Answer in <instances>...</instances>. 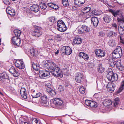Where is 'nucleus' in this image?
<instances>
[{
  "label": "nucleus",
  "mask_w": 124,
  "mask_h": 124,
  "mask_svg": "<svg viewBox=\"0 0 124 124\" xmlns=\"http://www.w3.org/2000/svg\"><path fill=\"white\" fill-rule=\"evenodd\" d=\"M122 55L121 48L119 46H118L112 54V56L114 58H118L121 57Z\"/></svg>",
  "instance_id": "nucleus-1"
},
{
  "label": "nucleus",
  "mask_w": 124,
  "mask_h": 124,
  "mask_svg": "<svg viewBox=\"0 0 124 124\" xmlns=\"http://www.w3.org/2000/svg\"><path fill=\"white\" fill-rule=\"evenodd\" d=\"M57 26V30L61 32H64L67 30V27L64 23L61 20L58 21Z\"/></svg>",
  "instance_id": "nucleus-2"
},
{
  "label": "nucleus",
  "mask_w": 124,
  "mask_h": 124,
  "mask_svg": "<svg viewBox=\"0 0 124 124\" xmlns=\"http://www.w3.org/2000/svg\"><path fill=\"white\" fill-rule=\"evenodd\" d=\"M53 103L58 108H62L63 105V102L61 99L56 98L53 100Z\"/></svg>",
  "instance_id": "nucleus-3"
},
{
  "label": "nucleus",
  "mask_w": 124,
  "mask_h": 124,
  "mask_svg": "<svg viewBox=\"0 0 124 124\" xmlns=\"http://www.w3.org/2000/svg\"><path fill=\"white\" fill-rule=\"evenodd\" d=\"M107 77L108 79L112 82L116 81L117 79L118 76L117 74H113L112 71H110L107 74Z\"/></svg>",
  "instance_id": "nucleus-4"
},
{
  "label": "nucleus",
  "mask_w": 124,
  "mask_h": 124,
  "mask_svg": "<svg viewBox=\"0 0 124 124\" xmlns=\"http://www.w3.org/2000/svg\"><path fill=\"white\" fill-rule=\"evenodd\" d=\"M31 33L32 35L36 38L40 37L42 34L41 28L38 27H37L36 29L34 31H32Z\"/></svg>",
  "instance_id": "nucleus-5"
},
{
  "label": "nucleus",
  "mask_w": 124,
  "mask_h": 124,
  "mask_svg": "<svg viewBox=\"0 0 124 124\" xmlns=\"http://www.w3.org/2000/svg\"><path fill=\"white\" fill-rule=\"evenodd\" d=\"M48 98L45 94L42 95L40 97L39 101L38 104L40 106H43L47 102Z\"/></svg>",
  "instance_id": "nucleus-6"
},
{
  "label": "nucleus",
  "mask_w": 124,
  "mask_h": 124,
  "mask_svg": "<svg viewBox=\"0 0 124 124\" xmlns=\"http://www.w3.org/2000/svg\"><path fill=\"white\" fill-rule=\"evenodd\" d=\"M62 53H64L66 55H69L72 53V50L70 47L68 46H63L61 49Z\"/></svg>",
  "instance_id": "nucleus-7"
},
{
  "label": "nucleus",
  "mask_w": 124,
  "mask_h": 124,
  "mask_svg": "<svg viewBox=\"0 0 124 124\" xmlns=\"http://www.w3.org/2000/svg\"><path fill=\"white\" fill-rule=\"evenodd\" d=\"M116 86L113 83H108L107 85L106 88L108 91L110 93L113 92L115 90Z\"/></svg>",
  "instance_id": "nucleus-8"
},
{
  "label": "nucleus",
  "mask_w": 124,
  "mask_h": 124,
  "mask_svg": "<svg viewBox=\"0 0 124 124\" xmlns=\"http://www.w3.org/2000/svg\"><path fill=\"white\" fill-rule=\"evenodd\" d=\"M39 74L40 78H43L49 75L50 73L48 71L44 69L43 70H39Z\"/></svg>",
  "instance_id": "nucleus-9"
},
{
  "label": "nucleus",
  "mask_w": 124,
  "mask_h": 124,
  "mask_svg": "<svg viewBox=\"0 0 124 124\" xmlns=\"http://www.w3.org/2000/svg\"><path fill=\"white\" fill-rule=\"evenodd\" d=\"M84 78V76L82 74L77 73L76 74L75 80L77 82L81 83L83 81Z\"/></svg>",
  "instance_id": "nucleus-10"
},
{
  "label": "nucleus",
  "mask_w": 124,
  "mask_h": 124,
  "mask_svg": "<svg viewBox=\"0 0 124 124\" xmlns=\"http://www.w3.org/2000/svg\"><path fill=\"white\" fill-rule=\"evenodd\" d=\"M15 66L20 69H23L25 67V65L23 62L20 60H17L15 63Z\"/></svg>",
  "instance_id": "nucleus-11"
},
{
  "label": "nucleus",
  "mask_w": 124,
  "mask_h": 124,
  "mask_svg": "<svg viewBox=\"0 0 124 124\" xmlns=\"http://www.w3.org/2000/svg\"><path fill=\"white\" fill-rule=\"evenodd\" d=\"M12 41L13 44L19 46L21 43L20 39L17 37H14L12 39Z\"/></svg>",
  "instance_id": "nucleus-12"
},
{
  "label": "nucleus",
  "mask_w": 124,
  "mask_h": 124,
  "mask_svg": "<svg viewBox=\"0 0 124 124\" xmlns=\"http://www.w3.org/2000/svg\"><path fill=\"white\" fill-rule=\"evenodd\" d=\"M96 54L99 57H104L105 54V52L103 51L100 49H98L95 51Z\"/></svg>",
  "instance_id": "nucleus-13"
},
{
  "label": "nucleus",
  "mask_w": 124,
  "mask_h": 124,
  "mask_svg": "<svg viewBox=\"0 0 124 124\" xmlns=\"http://www.w3.org/2000/svg\"><path fill=\"white\" fill-rule=\"evenodd\" d=\"M48 68L50 70H53L54 68H57L58 66L54 62L50 61L48 62Z\"/></svg>",
  "instance_id": "nucleus-14"
},
{
  "label": "nucleus",
  "mask_w": 124,
  "mask_h": 124,
  "mask_svg": "<svg viewBox=\"0 0 124 124\" xmlns=\"http://www.w3.org/2000/svg\"><path fill=\"white\" fill-rule=\"evenodd\" d=\"M118 23L119 24L120 28H124V17L121 15L120 18L117 19Z\"/></svg>",
  "instance_id": "nucleus-15"
},
{
  "label": "nucleus",
  "mask_w": 124,
  "mask_h": 124,
  "mask_svg": "<svg viewBox=\"0 0 124 124\" xmlns=\"http://www.w3.org/2000/svg\"><path fill=\"white\" fill-rule=\"evenodd\" d=\"M6 11L7 14H9L12 16H13L15 15L14 10L9 6L7 7Z\"/></svg>",
  "instance_id": "nucleus-16"
},
{
  "label": "nucleus",
  "mask_w": 124,
  "mask_h": 124,
  "mask_svg": "<svg viewBox=\"0 0 124 124\" xmlns=\"http://www.w3.org/2000/svg\"><path fill=\"white\" fill-rule=\"evenodd\" d=\"M9 71L15 77H17L19 75V73L16 71L15 68L14 66L11 67L9 69Z\"/></svg>",
  "instance_id": "nucleus-17"
},
{
  "label": "nucleus",
  "mask_w": 124,
  "mask_h": 124,
  "mask_svg": "<svg viewBox=\"0 0 124 124\" xmlns=\"http://www.w3.org/2000/svg\"><path fill=\"white\" fill-rule=\"evenodd\" d=\"M91 23L95 27L97 26L99 21L98 18L96 17H92L91 18Z\"/></svg>",
  "instance_id": "nucleus-18"
},
{
  "label": "nucleus",
  "mask_w": 124,
  "mask_h": 124,
  "mask_svg": "<svg viewBox=\"0 0 124 124\" xmlns=\"http://www.w3.org/2000/svg\"><path fill=\"white\" fill-rule=\"evenodd\" d=\"M8 75L5 72H3L0 74V81L2 83L4 81L5 79H8Z\"/></svg>",
  "instance_id": "nucleus-19"
},
{
  "label": "nucleus",
  "mask_w": 124,
  "mask_h": 124,
  "mask_svg": "<svg viewBox=\"0 0 124 124\" xmlns=\"http://www.w3.org/2000/svg\"><path fill=\"white\" fill-rule=\"evenodd\" d=\"M20 93L22 96L25 99L27 98V94L26 93V89L24 88H21Z\"/></svg>",
  "instance_id": "nucleus-20"
},
{
  "label": "nucleus",
  "mask_w": 124,
  "mask_h": 124,
  "mask_svg": "<svg viewBox=\"0 0 124 124\" xmlns=\"http://www.w3.org/2000/svg\"><path fill=\"white\" fill-rule=\"evenodd\" d=\"M109 12L111 13L115 17H116L118 16L120 13L119 10H113L111 9H110L109 10Z\"/></svg>",
  "instance_id": "nucleus-21"
},
{
  "label": "nucleus",
  "mask_w": 124,
  "mask_h": 124,
  "mask_svg": "<svg viewBox=\"0 0 124 124\" xmlns=\"http://www.w3.org/2000/svg\"><path fill=\"white\" fill-rule=\"evenodd\" d=\"M79 56L80 58H82L86 61L89 58L88 55L83 52L80 53L79 54Z\"/></svg>",
  "instance_id": "nucleus-22"
},
{
  "label": "nucleus",
  "mask_w": 124,
  "mask_h": 124,
  "mask_svg": "<svg viewBox=\"0 0 124 124\" xmlns=\"http://www.w3.org/2000/svg\"><path fill=\"white\" fill-rule=\"evenodd\" d=\"M30 8L32 11L37 12L39 11V7L37 5L33 4L30 7Z\"/></svg>",
  "instance_id": "nucleus-23"
},
{
  "label": "nucleus",
  "mask_w": 124,
  "mask_h": 124,
  "mask_svg": "<svg viewBox=\"0 0 124 124\" xmlns=\"http://www.w3.org/2000/svg\"><path fill=\"white\" fill-rule=\"evenodd\" d=\"M85 2V0H74V2L75 5L79 7L84 4Z\"/></svg>",
  "instance_id": "nucleus-24"
},
{
  "label": "nucleus",
  "mask_w": 124,
  "mask_h": 124,
  "mask_svg": "<svg viewBox=\"0 0 124 124\" xmlns=\"http://www.w3.org/2000/svg\"><path fill=\"white\" fill-rule=\"evenodd\" d=\"M47 91L49 93V95L51 96H54L56 95L55 91L51 88H48Z\"/></svg>",
  "instance_id": "nucleus-25"
},
{
  "label": "nucleus",
  "mask_w": 124,
  "mask_h": 124,
  "mask_svg": "<svg viewBox=\"0 0 124 124\" xmlns=\"http://www.w3.org/2000/svg\"><path fill=\"white\" fill-rule=\"evenodd\" d=\"M60 70V68L59 67L57 68H54L53 70H51L50 71V72L54 75L56 76L57 74L58 73L59 71Z\"/></svg>",
  "instance_id": "nucleus-26"
},
{
  "label": "nucleus",
  "mask_w": 124,
  "mask_h": 124,
  "mask_svg": "<svg viewBox=\"0 0 124 124\" xmlns=\"http://www.w3.org/2000/svg\"><path fill=\"white\" fill-rule=\"evenodd\" d=\"M30 52L31 55L33 56H36L38 53L37 50L34 48L31 49Z\"/></svg>",
  "instance_id": "nucleus-27"
},
{
  "label": "nucleus",
  "mask_w": 124,
  "mask_h": 124,
  "mask_svg": "<svg viewBox=\"0 0 124 124\" xmlns=\"http://www.w3.org/2000/svg\"><path fill=\"white\" fill-rule=\"evenodd\" d=\"M82 41V39L80 38H75L73 39V44L74 45L76 44H80L81 43Z\"/></svg>",
  "instance_id": "nucleus-28"
},
{
  "label": "nucleus",
  "mask_w": 124,
  "mask_h": 124,
  "mask_svg": "<svg viewBox=\"0 0 124 124\" xmlns=\"http://www.w3.org/2000/svg\"><path fill=\"white\" fill-rule=\"evenodd\" d=\"M98 71L100 73L103 72L104 70V68L103 67L101 64H99L97 68Z\"/></svg>",
  "instance_id": "nucleus-29"
},
{
  "label": "nucleus",
  "mask_w": 124,
  "mask_h": 124,
  "mask_svg": "<svg viewBox=\"0 0 124 124\" xmlns=\"http://www.w3.org/2000/svg\"><path fill=\"white\" fill-rule=\"evenodd\" d=\"M103 19L106 23H109L111 21V19L110 16L108 15L104 16Z\"/></svg>",
  "instance_id": "nucleus-30"
},
{
  "label": "nucleus",
  "mask_w": 124,
  "mask_h": 124,
  "mask_svg": "<svg viewBox=\"0 0 124 124\" xmlns=\"http://www.w3.org/2000/svg\"><path fill=\"white\" fill-rule=\"evenodd\" d=\"M91 9V8L90 7H87L83 8L82 10V11L83 13L85 14L89 12Z\"/></svg>",
  "instance_id": "nucleus-31"
},
{
  "label": "nucleus",
  "mask_w": 124,
  "mask_h": 124,
  "mask_svg": "<svg viewBox=\"0 0 124 124\" xmlns=\"http://www.w3.org/2000/svg\"><path fill=\"white\" fill-rule=\"evenodd\" d=\"M97 15V13L95 12L94 11H93L92 12H90L86 16L87 18H89L90 17H91L94 15Z\"/></svg>",
  "instance_id": "nucleus-32"
},
{
  "label": "nucleus",
  "mask_w": 124,
  "mask_h": 124,
  "mask_svg": "<svg viewBox=\"0 0 124 124\" xmlns=\"http://www.w3.org/2000/svg\"><path fill=\"white\" fill-rule=\"evenodd\" d=\"M124 81L123 80L121 83V85L117 91L118 93H119L122 91L124 88Z\"/></svg>",
  "instance_id": "nucleus-33"
},
{
  "label": "nucleus",
  "mask_w": 124,
  "mask_h": 124,
  "mask_svg": "<svg viewBox=\"0 0 124 124\" xmlns=\"http://www.w3.org/2000/svg\"><path fill=\"white\" fill-rule=\"evenodd\" d=\"M85 33L89 32L90 31V28L88 27L85 25L82 26Z\"/></svg>",
  "instance_id": "nucleus-34"
},
{
  "label": "nucleus",
  "mask_w": 124,
  "mask_h": 124,
  "mask_svg": "<svg viewBox=\"0 0 124 124\" xmlns=\"http://www.w3.org/2000/svg\"><path fill=\"white\" fill-rule=\"evenodd\" d=\"M14 33L16 37L19 36L21 33V31L18 30H15L14 31Z\"/></svg>",
  "instance_id": "nucleus-35"
},
{
  "label": "nucleus",
  "mask_w": 124,
  "mask_h": 124,
  "mask_svg": "<svg viewBox=\"0 0 124 124\" xmlns=\"http://www.w3.org/2000/svg\"><path fill=\"white\" fill-rule=\"evenodd\" d=\"M109 63L110 66L111 67H114L115 66V61L112 59L109 60Z\"/></svg>",
  "instance_id": "nucleus-36"
},
{
  "label": "nucleus",
  "mask_w": 124,
  "mask_h": 124,
  "mask_svg": "<svg viewBox=\"0 0 124 124\" xmlns=\"http://www.w3.org/2000/svg\"><path fill=\"white\" fill-rule=\"evenodd\" d=\"M42 95L41 93H40L38 92L36 93V94L33 93L32 95V96L33 98H35L41 96Z\"/></svg>",
  "instance_id": "nucleus-37"
},
{
  "label": "nucleus",
  "mask_w": 124,
  "mask_h": 124,
  "mask_svg": "<svg viewBox=\"0 0 124 124\" xmlns=\"http://www.w3.org/2000/svg\"><path fill=\"white\" fill-rule=\"evenodd\" d=\"M103 103L106 104V105H110L111 104V101L108 99H105Z\"/></svg>",
  "instance_id": "nucleus-38"
},
{
  "label": "nucleus",
  "mask_w": 124,
  "mask_h": 124,
  "mask_svg": "<svg viewBox=\"0 0 124 124\" xmlns=\"http://www.w3.org/2000/svg\"><path fill=\"white\" fill-rule=\"evenodd\" d=\"M62 3L65 7H67L69 5L68 0H62Z\"/></svg>",
  "instance_id": "nucleus-39"
},
{
  "label": "nucleus",
  "mask_w": 124,
  "mask_h": 124,
  "mask_svg": "<svg viewBox=\"0 0 124 124\" xmlns=\"http://www.w3.org/2000/svg\"><path fill=\"white\" fill-rule=\"evenodd\" d=\"M90 106L91 107H96L97 106L96 103L94 101H91Z\"/></svg>",
  "instance_id": "nucleus-40"
},
{
  "label": "nucleus",
  "mask_w": 124,
  "mask_h": 124,
  "mask_svg": "<svg viewBox=\"0 0 124 124\" xmlns=\"http://www.w3.org/2000/svg\"><path fill=\"white\" fill-rule=\"evenodd\" d=\"M32 124H40V122L36 118L33 119L32 121Z\"/></svg>",
  "instance_id": "nucleus-41"
},
{
  "label": "nucleus",
  "mask_w": 124,
  "mask_h": 124,
  "mask_svg": "<svg viewBox=\"0 0 124 124\" xmlns=\"http://www.w3.org/2000/svg\"><path fill=\"white\" fill-rule=\"evenodd\" d=\"M119 101L118 98H116L115 99L114 101V105L115 107H117V105L119 104Z\"/></svg>",
  "instance_id": "nucleus-42"
},
{
  "label": "nucleus",
  "mask_w": 124,
  "mask_h": 124,
  "mask_svg": "<svg viewBox=\"0 0 124 124\" xmlns=\"http://www.w3.org/2000/svg\"><path fill=\"white\" fill-rule=\"evenodd\" d=\"M118 30L120 34L122 35L124 34V28H119Z\"/></svg>",
  "instance_id": "nucleus-43"
},
{
  "label": "nucleus",
  "mask_w": 124,
  "mask_h": 124,
  "mask_svg": "<svg viewBox=\"0 0 124 124\" xmlns=\"http://www.w3.org/2000/svg\"><path fill=\"white\" fill-rule=\"evenodd\" d=\"M79 91L82 94H84L85 92V89L83 86L80 87Z\"/></svg>",
  "instance_id": "nucleus-44"
},
{
  "label": "nucleus",
  "mask_w": 124,
  "mask_h": 124,
  "mask_svg": "<svg viewBox=\"0 0 124 124\" xmlns=\"http://www.w3.org/2000/svg\"><path fill=\"white\" fill-rule=\"evenodd\" d=\"M40 6L41 9L44 10L46 9L47 7V6L45 3H41L40 4Z\"/></svg>",
  "instance_id": "nucleus-45"
},
{
  "label": "nucleus",
  "mask_w": 124,
  "mask_h": 124,
  "mask_svg": "<svg viewBox=\"0 0 124 124\" xmlns=\"http://www.w3.org/2000/svg\"><path fill=\"white\" fill-rule=\"evenodd\" d=\"M108 43L109 45L112 47L115 45V42L112 40H110L109 41Z\"/></svg>",
  "instance_id": "nucleus-46"
},
{
  "label": "nucleus",
  "mask_w": 124,
  "mask_h": 124,
  "mask_svg": "<svg viewBox=\"0 0 124 124\" xmlns=\"http://www.w3.org/2000/svg\"><path fill=\"white\" fill-rule=\"evenodd\" d=\"M50 21L54 23L56 22L55 19L54 17H52L49 18Z\"/></svg>",
  "instance_id": "nucleus-47"
},
{
  "label": "nucleus",
  "mask_w": 124,
  "mask_h": 124,
  "mask_svg": "<svg viewBox=\"0 0 124 124\" xmlns=\"http://www.w3.org/2000/svg\"><path fill=\"white\" fill-rule=\"evenodd\" d=\"M78 32L79 34H83L85 33L82 26L78 30Z\"/></svg>",
  "instance_id": "nucleus-48"
},
{
  "label": "nucleus",
  "mask_w": 124,
  "mask_h": 124,
  "mask_svg": "<svg viewBox=\"0 0 124 124\" xmlns=\"http://www.w3.org/2000/svg\"><path fill=\"white\" fill-rule=\"evenodd\" d=\"M91 101L88 100H86L85 101V104L87 106H90V103Z\"/></svg>",
  "instance_id": "nucleus-49"
},
{
  "label": "nucleus",
  "mask_w": 124,
  "mask_h": 124,
  "mask_svg": "<svg viewBox=\"0 0 124 124\" xmlns=\"http://www.w3.org/2000/svg\"><path fill=\"white\" fill-rule=\"evenodd\" d=\"M58 8V5L54 3L52 8L57 10Z\"/></svg>",
  "instance_id": "nucleus-50"
},
{
  "label": "nucleus",
  "mask_w": 124,
  "mask_h": 124,
  "mask_svg": "<svg viewBox=\"0 0 124 124\" xmlns=\"http://www.w3.org/2000/svg\"><path fill=\"white\" fill-rule=\"evenodd\" d=\"M115 65H116V67H118L121 66V63L118 61H115Z\"/></svg>",
  "instance_id": "nucleus-51"
},
{
  "label": "nucleus",
  "mask_w": 124,
  "mask_h": 124,
  "mask_svg": "<svg viewBox=\"0 0 124 124\" xmlns=\"http://www.w3.org/2000/svg\"><path fill=\"white\" fill-rule=\"evenodd\" d=\"M3 1L4 3L6 4L9 5L10 4L8 0H3Z\"/></svg>",
  "instance_id": "nucleus-52"
},
{
  "label": "nucleus",
  "mask_w": 124,
  "mask_h": 124,
  "mask_svg": "<svg viewBox=\"0 0 124 124\" xmlns=\"http://www.w3.org/2000/svg\"><path fill=\"white\" fill-rule=\"evenodd\" d=\"M46 91H47V89L48 88H51L50 87L51 86V84L49 83H48L46 84Z\"/></svg>",
  "instance_id": "nucleus-53"
},
{
  "label": "nucleus",
  "mask_w": 124,
  "mask_h": 124,
  "mask_svg": "<svg viewBox=\"0 0 124 124\" xmlns=\"http://www.w3.org/2000/svg\"><path fill=\"white\" fill-rule=\"evenodd\" d=\"M111 36L112 37H116L117 35V33L114 32L113 31H112Z\"/></svg>",
  "instance_id": "nucleus-54"
},
{
  "label": "nucleus",
  "mask_w": 124,
  "mask_h": 124,
  "mask_svg": "<svg viewBox=\"0 0 124 124\" xmlns=\"http://www.w3.org/2000/svg\"><path fill=\"white\" fill-rule=\"evenodd\" d=\"M63 76V75L62 74V73L61 72V71L59 70V72H58V73L57 74V75L56 76L57 77H62Z\"/></svg>",
  "instance_id": "nucleus-55"
},
{
  "label": "nucleus",
  "mask_w": 124,
  "mask_h": 124,
  "mask_svg": "<svg viewBox=\"0 0 124 124\" xmlns=\"http://www.w3.org/2000/svg\"><path fill=\"white\" fill-rule=\"evenodd\" d=\"M99 35L101 37H103L105 35V33L102 31H100L99 33Z\"/></svg>",
  "instance_id": "nucleus-56"
},
{
  "label": "nucleus",
  "mask_w": 124,
  "mask_h": 124,
  "mask_svg": "<svg viewBox=\"0 0 124 124\" xmlns=\"http://www.w3.org/2000/svg\"><path fill=\"white\" fill-rule=\"evenodd\" d=\"M112 31H109L107 33V35L108 37H110L111 36Z\"/></svg>",
  "instance_id": "nucleus-57"
},
{
  "label": "nucleus",
  "mask_w": 124,
  "mask_h": 124,
  "mask_svg": "<svg viewBox=\"0 0 124 124\" xmlns=\"http://www.w3.org/2000/svg\"><path fill=\"white\" fill-rule=\"evenodd\" d=\"M31 64L32 65L33 69H34L36 70L37 69L36 68V64H35L34 62H32Z\"/></svg>",
  "instance_id": "nucleus-58"
},
{
  "label": "nucleus",
  "mask_w": 124,
  "mask_h": 124,
  "mask_svg": "<svg viewBox=\"0 0 124 124\" xmlns=\"http://www.w3.org/2000/svg\"><path fill=\"white\" fill-rule=\"evenodd\" d=\"M54 3H49L48 4V6L50 8H52Z\"/></svg>",
  "instance_id": "nucleus-59"
},
{
  "label": "nucleus",
  "mask_w": 124,
  "mask_h": 124,
  "mask_svg": "<svg viewBox=\"0 0 124 124\" xmlns=\"http://www.w3.org/2000/svg\"><path fill=\"white\" fill-rule=\"evenodd\" d=\"M112 26L114 27L116 29L117 28V26L116 24L115 23L113 24H112Z\"/></svg>",
  "instance_id": "nucleus-60"
},
{
  "label": "nucleus",
  "mask_w": 124,
  "mask_h": 124,
  "mask_svg": "<svg viewBox=\"0 0 124 124\" xmlns=\"http://www.w3.org/2000/svg\"><path fill=\"white\" fill-rule=\"evenodd\" d=\"M59 53V51L58 50H57V51L55 53V54H58Z\"/></svg>",
  "instance_id": "nucleus-61"
},
{
  "label": "nucleus",
  "mask_w": 124,
  "mask_h": 124,
  "mask_svg": "<svg viewBox=\"0 0 124 124\" xmlns=\"http://www.w3.org/2000/svg\"><path fill=\"white\" fill-rule=\"evenodd\" d=\"M48 40L49 41V42H50V41H52L53 40V39L51 38L50 39H48Z\"/></svg>",
  "instance_id": "nucleus-62"
},
{
  "label": "nucleus",
  "mask_w": 124,
  "mask_h": 124,
  "mask_svg": "<svg viewBox=\"0 0 124 124\" xmlns=\"http://www.w3.org/2000/svg\"><path fill=\"white\" fill-rule=\"evenodd\" d=\"M39 67V65H37V64H36V68L37 69V68H38Z\"/></svg>",
  "instance_id": "nucleus-63"
},
{
  "label": "nucleus",
  "mask_w": 124,
  "mask_h": 124,
  "mask_svg": "<svg viewBox=\"0 0 124 124\" xmlns=\"http://www.w3.org/2000/svg\"><path fill=\"white\" fill-rule=\"evenodd\" d=\"M24 124H29L27 123L26 122H23Z\"/></svg>",
  "instance_id": "nucleus-64"
}]
</instances>
